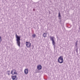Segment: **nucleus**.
Wrapping results in <instances>:
<instances>
[{
	"label": "nucleus",
	"instance_id": "nucleus-4",
	"mask_svg": "<svg viewBox=\"0 0 80 80\" xmlns=\"http://www.w3.org/2000/svg\"><path fill=\"white\" fill-rule=\"evenodd\" d=\"M26 45L27 47L30 48L31 46V43L29 42H26Z\"/></svg>",
	"mask_w": 80,
	"mask_h": 80
},
{
	"label": "nucleus",
	"instance_id": "nucleus-19",
	"mask_svg": "<svg viewBox=\"0 0 80 80\" xmlns=\"http://www.w3.org/2000/svg\"><path fill=\"white\" fill-rule=\"evenodd\" d=\"M49 12V13H50V12Z\"/></svg>",
	"mask_w": 80,
	"mask_h": 80
},
{
	"label": "nucleus",
	"instance_id": "nucleus-13",
	"mask_svg": "<svg viewBox=\"0 0 80 80\" xmlns=\"http://www.w3.org/2000/svg\"><path fill=\"white\" fill-rule=\"evenodd\" d=\"M78 45V43H77V42H76V43H75L76 47H77Z\"/></svg>",
	"mask_w": 80,
	"mask_h": 80
},
{
	"label": "nucleus",
	"instance_id": "nucleus-6",
	"mask_svg": "<svg viewBox=\"0 0 80 80\" xmlns=\"http://www.w3.org/2000/svg\"><path fill=\"white\" fill-rule=\"evenodd\" d=\"M13 71H15V72H14V73L13 74ZM16 72V70L15 69H13V70H12L11 71V74H12V75H17V73Z\"/></svg>",
	"mask_w": 80,
	"mask_h": 80
},
{
	"label": "nucleus",
	"instance_id": "nucleus-8",
	"mask_svg": "<svg viewBox=\"0 0 80 80\" xmlns=\"http://www.w3.org/2000/svg\"><path fill=\"white\" fill-rule=\"evenodd\" d=\"M37 69L39 70H41V69H42V66L40 65H38L37 66Z\"/></svg>",
	"mask_w": 80,
	"mask_h": 80
},
{
	"label": "nucleus",
	"instance_id": "nucleus-3",
	"mask_svg": "<svg viewBox=\"0 0 80 80\" xmlns=\"http://www.w3.org/2000/svg\"><path fill=\"white\" fill-rule=\"evenodd\" d=\"M58 61L59 63H62L63 62V56H60L58 59Z\"/></svg>",
	"mask_w": 80,
	"mask_h": 80
},
{
	"label": "nucleus",
	"instance_id": "nucleus-5",
	"mask_svg": "<svg viewBox=\"0 0 80 80\" xmlns=\"http://www.w3.org/2000/svg\"><path fill=\"white\" fill-rule=\"evenodd\" d=\"M12 79L13 80H18V78L17 77V76H12L11 77Z\"/></svg>",
	"mask_w": 80,
	"mask_h": 80
},
{
	"label": "nucleus",
	"instance_id": "nucleus-10",
	"mask_svg": "<svg viewBox=\"0 0 80 80\" xmlns=\"http://www.w3.org/2000/svg\"><path fill=\"white\" fill-rule=\"evenodd\" d=\"M10 71H8L7 72V74L8 75H10Z\"/></svg>",
	"mask_w": 80,
	"mask_h": 80
},
{
	"label": "nucleus",
	"instance_id": "nucleus-12",
	"mask_svg": "<svg viewBox=\"0 0 80 80\" xmlns=\"http://www.w3.org/2000/svg\"><path fill=\"white\" fill-rule=\"evenodd\" d=\"M58 17H61V15H60V12L59 13Z\"/></svg>",
	"mask_w": 80,
	"mask_h": 80
},
{
	"label": "nucleus",
	"instance_id": "nucleus-2",
	"mask_svg": "<svg viewBox=\"0 0 80 80\" xmlns=\"http://www.w3.org/2000/svg\"><path fill=\"white\" fill-rule=\"evenodd\" d=\"M50 40H51L52 41V44L53 45V47L54 49H55V47H56V46H55V42L54 41V39H55V38L54 37H52L51 36H50Z\"/></svg>",
	"mask_w": 80,
	"mask_h": 80
},
{
	"label": "nucleus",
	"instance_id": "nucleus-1",
	"mask_svg": "<svg viewBox=\"0 0 80 80\" xmlns=\"http://www.w3.org/2000/svg\"><path fill=\"white\" fill-rule=\"evenodd\" d=\"M16 40L17 41V44L19 47H20V37L18 36L17 34H16Z\"/></svg>",
	"mask_w": 80,
	"mask_h": 80
},
{
	"label": "nucleus",
	"instance_id": "nucleus-11",
	"mask_svg": "<svg viewBox=\"0 0 80 80\" xmlns=\"http://www.w3.org/2000/svg\"><path fill=\"white\" fill-rule=\"evenodd\" d=\"M32 37H33V38H35V37H36V35L35 34H34L32 35Z\"/></svg>",
	"mask_w": 80,
	"mask_h": 80
},
{
	"label": "nucleus",
	"instance_id": "nucleus-9",
	"mask_svg": "<svg viewBox=\"0 0 80 80\" xmlns=\"http://www.w3.org/2000/svg\"><path fill=\"white\" fill-rule=\"evenodd\" d=\"M43 37H44V38H45V37H47V33H44L42 35Z\"/></svg>",
	"mask_w": 80,
	"mask_h": 80
},
{
	"label": "nucleus",
	"instance_id": "nucleus-17",
	"mask_svg": "<svg viewBox=\"0 0 80 80\" xmlns=\"http://www.w3.org/2000/svg\"><path fill=\"white\" fill-rule=\"evenodd\" d=\"M79 30H80V26L79 27Z\"/></svg>",
	"mask_w": 80,
	"mask_h": 80
},
{
	"label": "nucleus",
	"instance_id": "nucleus-14",
	"mask_svg": "<svg viewBox=\"0 0 80 80\" xmlns=\"http://www.w3.org/2000/svg\"><path fill=\"white\" fill-rule=\"evenodd\" d=\"M2 42V37L0 36V42Z\"/></svg>",
	"mask_w": 80,
	"mask_h": 80
},
{
	"label": "nucleus",
	"instance_id": "nucleus-7",
	"mask_svg": "<svg viewBox=\"0 0 80 80\" xmlns=\"http://www.w3.org/2000/svg\"><path fill=\"white\" fill-rule=\"evenodd\" d=\"M25 74H28V69H25L24 71Z\"/></svg>",
	"mask_w": 80,
	"mask_h": 80
},
{
	"label": "nucleus",
	"instance_id": "nucleus-16",
	"mask_svg": "<svg viewBox=\"0 0 80 80\" xmlns=\"http://www.w3.org/2000/svg\"><path fill=\"white\" fill-rule=\"evenodd\" d=\"M33 11H35V9H33Z\"/></svg>",
	"mask_w": 80,
	"mask_h": 80
},
{
	"label": "nucleus",
	"instance_id": "nucleus-18",
	"mask_svg": "<svg viewBox=\"0 0 80 80\" xmlns=\"http://www.w3.org/2000/svg\"><path fill=\"white\" fill-rule=\"evenodd\" d=\"M77 52H78L77 50Z\"/></svg>",
	"mask_w": 80,
	"mask_h": 80
},
{
	"label": "nucleus",
	"instance_id": "nucleus-15",
	"mask_svg": "<svg viewBox=\"0 0 80 80\" xmlns=\"http://www.w3.org/2000/svg\"><path fill=\"white\" fill-rule=\"evenodd\" d=\"M76 43H78V41H77Z\"/></svg>",
	"mask_w": 80,
	"mask_h": 80
}]
</instances>
